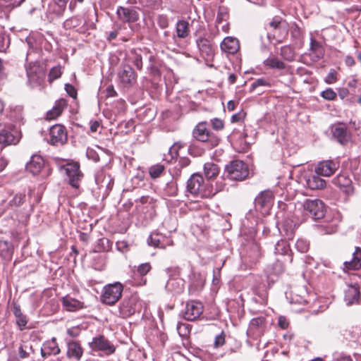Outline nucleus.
<instances>
[{
	"instance_id": "c03bdc74",
	"label": "nucleus",
	"mask_w": 361,
	"mask_h": 361,
	"mask_svg": "<svg viewBox=\"0 0 361 361\" xmlns=\"http://www.w3.org/2000/svg\"><path fill=\"white\" fill-rule=\"evenodd\" d=\"M140 202L143 205L149 204L151 206L152 209V216H156V207H157V201L152 197L149 196H142L140 198Z\"/></svg>"
},
{
	"instance_id": "603ef678",
	"label": "nucleus",
	"mask_w": 361,
	"mask_h": 361,
	"mask_svg": "<svg viewBox=\"0 0 361 361\" xmlns=\"http://www.w3.org/2000/svg\"><path fill=\"white\" fill-rule=\"evenodd\" d=\"M62 74L61 68V66H55L53 67L49 73V80L52 81L56 79H58L61 77Z\"/></svg>"
},
{
	"instance_id": "ddd939ff",
	"label": "nucleus",
	"mask_w": 361,
	"mask_h": 361,
	"mask_svg": "<svg viewBox=\"0 0 361 361\" xmlns=\"http://www.w3.org/2000/svg\"><path fill=\"white\" fill-rule=\"evenodd\" d=\"M20 140V133L17 129L11 126L6 127L0 130V145L1 147L10 145H16Z\"/></svg>"
},
{
	"instance_id": "dca6fc26",
	"label": "nucleus",
	"mask_w": 361,
	"mask_h": 361,
	"mask_svg": "<svg viewBox=\"0 0 361 361\" xmlns=\"http://www.w3.org/2000/svg\"><path fill=\"white\" fill-rule=\"evenodd\" d=\"M266 326V318L263 316L257 317L251 319L247 334L254 339L260 337Z\"/></svg>"
},
{
	"instance_id": "3c124183",
	"label": "nucleus",
	"mask_w": 361,
	"mask_h": 361,
	"mask_svg": "<svg viewBox=\"0 0 361 361\" xmlns=\"http://www.w3.org/2000/svg\"><path fill=\"white\" fill-rule=\"evenodd\" d=\"M80 24V20L76 17H73L67 19L64 22V27L66 29H72L79 26Z\"/></svg>"
},
{
	"instance_id": "4be33fe9",
	"label": "nucleus",
	"mask_w": 361,
	"mask_h": 361,
	"mask_svg": "<svg viewBox=\"0 0 361 361\" xmlns=\"http://www.w3.org/2000/svg\"><path fill=\"white\" fill-rule=\"evenodd\" d=\"M196 44L202 57L209 59L214 56V49L208 39L199 37L196 40Z\"/></svg>"
},
{
	"instance_id": "cd10ccee",
	"label": "nucleus",
	"mask_w": 361,
	"mask_h": 361,
	"mask_svg": "<svg viewBox=\"0 0 361 361\" xmlns=\"http://www.w3.org/2000/svg\"><path fill=\"white\" fill-rule=\"evenodd\" d=\"M360 288L357 285H351L345 290L344 300L347 305L358 303Z\"/></svg>"
},
{
	"instance_id": "338daca9",
	"label": "nucleus",
	"mask_w": 361,
	"mask_h": 361,
	"mask_svg": "<svg viewBox=\"0 0 361 361\" xmlns=\"http://www.w3.org/2000/svg\"><path fill=\"white\" fill-rule=\"evenodd\" d=\"M159 26L162 28H166L169 26V21L166 16H159L157 20Z\"/></svg>"
},
{
	"instance_id": "aec40b11",
	"label": "nucleus",
	"mask_w": 361,
	"mask_h": 361,
	"mask_svg": "<svg viewBox=\"0 0 361 361\" xmlns=\"http://www.w3.org/2000/svg\"><path fill=\"white\" fill-rule=\"evenodd\" d=\"M137 310V300L135 297L125 299L119 307L120 314L124 318L134 314Z\"/></svg>"
},
{
	"instance_id": "bf43d9fd",
	"label": "nucleus",
	"mask_w": 361,
	"mask_h": 361,
	"mask_svg": "<svg viewBox=\"0 0 361 361\" xmlns=\"http://www.w3.org/2000/svg\"><path fill=\"white\" fill-rule=\"evenodd\" d=\"M116 248L119 252L126 253L129 250V244L126 240H118L116 243Z\"/></svg>"
},
{
	"instance_id": "e2e57ef3",
	"label": "nucleus",
	"mask_w": 361,
	"mask_h": 361,
	"mask_svg": "<svg viewBox=\"0 0 361 361\" xmlns=\"http://www.w3.org/2000/svg\"><path fill=\"white\" fill-rule=\"evenodd\" d=\"M269 82L264 78H259L252 82L251 85V90H254L255 88L259 86H269Z\"/></svg>"
},
{
	"instance_id": "e433bc0d",
	"label": "nucleus",
	"mask_w": 361,
	"mask_h": 361,
	"mask_svg": "<svg viewBox=\"0 0 361 361\" xmlns=\"http://www.w3.org/2000/svg\"><path fill=\"white\" fill-rule=\"evenodd\" d=\"M13 313L16 318L17 325L20 330H23L25 327L27 321L26 317L22 313L20 305L13 304Z\"/></svg>"
},
{
	"instance_id": "f03ea898",
	"label": "nucleus",
	"mask_w": 361,
	"mask_h": 361,
	"mask_svg": "<svg viewBox=\"0 0 361 361\" xmlns=\"http://www.w3.org/2000/svg\"><path fill=\"white\" fill-rule=\"evenodd\" d=\"M209 180L205 181L203 177L199 173H193L187 182V190L193 195L202 198H209V194L207 191Z\"/></svg>"
},
{
	"instance_id": "13d9d810",
	"label": "nucleus",
	"mask_w": 361,
	"mask_h": 361,
	"mask_svg": "<svg viewBox=\"0 0 361 361\" xmlns=\"http://www.w3.org/2000/svg\"><path fill=\"white\" fill-rule=\"evenodd\" d=\"M25 0H0L1 4L6 7L19 6Z\"/></svg>"
},
{
	"instance_id": "ea45409f",
	"label": "nucleus",
	"mask_w": 361,
	"mask_h": 361,
	"mask_svg": "<svg viewBox=\"0 0 361 361\" xmlns=\"http://www.w3.org/2000/svg\"><path fill=\"white\" fill-rule=\"evenodd\" d=\"M226 187V184L223 179L219 180L215 183V185H213L210 180H209V185L207 188V191L211 192L209 194V197L214 196L219 192L222 191Z\"/></svg>"
},
{
	"instance_id": "a19ab883",
	"label": "nucleus",
	"mask_w": 361,
	"mask_h": 361,
	"mask_svg": "<svg viewBox=\"0 0 361 361\" xmlns=\"http://www.w3.org/2000/svg\"><path fill=\"white\" fill-rule=\"evenodd\" d=\"M290 251V245L285 240H279L275 245L276 254L285 255H287Z\"/></svg>"
},
{
	"instance_id": "473e14b6",
	"label": "nucleus",
	"mask_w": 361,
	"mask_h": 361,
	"mask_svg": "<svg viewBox=\"0 0 361 361\" xmlns=\"http://www.w3.org/2000/svg\"><path fill=\"white\" fill-rule=\"evenodd\" d=\"M26 73L30 82H37L43 75L41 68L35 63H30L29 66H27Z\"/></svg>"
},
{
	"instance_id": "39448f33",
	"label": "nucleus",
	"mask_w": 361,
	"mask_h": 361,
	"mask_svg": "<svg viewBox=\"0 0 361 361\" xmlns=\"http://www.w3.org/2000/svg\"><path fill=\"white\" fill-rule=\"evenodd\" d=\"M227 176L231 180H243L248 176L249 170L247 164L240 160H234L226 167Z\"/></svg>"
},
{
	"instance_id": "412c9836",
	"label": "nucleus",
	"mask_w": 361,
	"mask_h": 361,
	"mask_svg": "<svg viewBox=\"0 0 361 361\" xmlns=\"http://www.w3.org/2000/svg\"><path fill=\"white\" fill-rule=\"evenodd\" d=\"M319 176L320 175L317 173L305 175L303 178L307 187L311 190H319L324 188L326 186V181L323 178H320Z\"/></svg>"
},
{
	"instance_id": "f704fd0d",
	"label": "nucleus",
	"mask_w": 361,
	"mask_h": 361,
	"mask_svg": "<svg viewBox=\"0 0 361 361\" xmlns=\"http://www.w3.org/2000/svg\"><path fill=\"white\" fill-rule=\"evenodd\" d=\"M263 63L269 68L279 71L284 70L286 68V63L274 56H269L265 59Z\"/></svg>"
},
{
	"instance_id": "f8f14e48",
	"label": "nucleus",
	"mask_w": 361,
	"mask_h": 361,
	"mask_svg": "<svg viewBox=\"0 0 361 361\" xmlns=\"http://www.w3.org/2000/svg\"><path fill=\"white\" fill-rule=\"evenodd\" d=\"M340 167V161L337 159H328L317 163L314 171L322 176H332Z\"/></svg>"
},
{
	"instance_id": "9b49d317",
	"label": "nucleus",
	"mask_w": 361,
	"mask_h": 361,
	"mask_svg": "<svg viewBox=\"0 0 361 361\" xmlns=\"http://www.w3.org/2000/svg\"><path fill=\"white\" fill-rule=\"evenodd\" d=\"M63 169L68 177L70 185L75 188H78L82 178L79 164L77 162L68 163L63 166Z\"/></svg>"
},
{
	"instance_id": "79ce46f5",
	"label": "nucleus",
	"mask_w": 361,
	"mask_h": 361,
	"mask_svg": "<svg viewBox=\"0 0 361 361\" xmlns=\"http://www.w3.org/2000/svg\"><path fill=\"white\" fill-rule=\"evenodd\" d=\"M280 55L288 61H292L295 59V51L290 46H283L280 49Z\"/></svg>"
},
{
	"instance_id": "c756f323",
	"label": "nucleus",
	"mask_w": 361,
	"mask_h": 361,
	"mask_svg": "<svg viewBox=\"0 0 361 361\" xmlns=\"http://www.w3.org/2000/svg\"><path fill=\"white\" fill-rule=\"evenodd\" d=\"M62 306L63 309L69 312H75L76 310L84 308L82 302H80L68 295L61 298Z\"/></svg>"
},
{
	"instance_id": "052dcab7",
	"label": "nucleus",
	"mask_w": 361,
	"mask_h": 361,
	"mask_svg": "<svg viewBox=\"0 0 361 361\" xmlns=\"http://www.w3.org/2000/svg\"><path fill=\"white\" fill-rule=\"evenodd\" d=\"M327 84H333L337 81V73L335 70L331 69L324 80Z\"/></svg>"
},
{
	"instance_id": "1a4fd4ad",
	"label": "nucleus",
	"mask_w": 361,
	"mask_h": 361,
	"mask_svg": "<svg viewBox=\"0 0 361 361\" xmlns=\"http://www.w3.org/2000/svg\"><path fill=\"white\" fill-rule=\"evenodd\" d=\"M274 202V195L271 190H264L260 192L255 200L257 209L262 214H267L271 209Z\"/></svg>"
},
{
	"instance_id": "69168bd1",
	"label": "nucleus",
	"mask_w": 361,
	"mask_h": 361,
	"mask_svg": "<svg viewBox=\"0 0 361 361\" xmlns=\"http://www.w3.org/2000/svg\"><path fill=\"white\" fill-rule=\"evenodd\" d=\"M65 90L67 92V94L73 97V98H76L77 97V91L75 90V88L74 87L73 85H71V84H66L65 85Z\"/></svg>"
},
{
	"instance_id": "20e7f679",
	"label": "nucleus",
	"mask_w": 361,
	"mask_h": 361,
	"mask_svg": "<svg viewBox=\"0 0 361 361\" xmlns=\"http://www.w3.org/2000/svg\"><path fill=\"white\" fill-rule=\"evenodd\" d=\"M123 291V286L119 282L107 284L103 288L101 300L104 304L113 305L121 298Z\"/></svg>"
},
{
	"instance_id": "c85d7f7f",
	"label": "nucleus",
	"mask_w": 361,
	"mask_h": 361,
	"mask_svg": "<svg viewBox=\"0 0 361 361\" xmlns=\"http://www.w3.org/2000/svg\"><path fill=\"white\" fill-rule=\"evenodd\" d=\"M66 106L67 102L66 99H60L56 100L53 108L47 112V119L53 120L58 118L61 114Z\"/></svg>"
},
{
	"instance_id": "f3484780",
	"label": "nucleus",
	"mask_w": 361,
	"mask_h": 361,
	"mask_svg": "<svg viewBox=\"0 0 361 361\" xmlns=\"http://www.w3.org/2000/svg\"><path fill=\"white\" fill-rule=\"evenodd\" d=\"M147 244L155 248L166 249L173 245V240L159 233H152L147 239Z\"/></svg>"
},
{
	"instance_id": "4d7b16f0",
	"label": "nucleus",
	"mask_w": 361,
	"mask_h": 361,
	"mask_svg": "<svg viewBox=\"0 0 361 361\" xmlns=\"http://www.w3.org/2000/svg\"><path fill=\"white\" fill-rule=\"evenodd\" d=\"M228 137L231 142L238 141V139L240 142H243L245 140V135L243 133H241L239 130H234Z\"/></svg>"
},
{
	"instance_id": "7ed1b4c3",
	"label": "nucleus",
	"mask_w": 361,
	"mask_h": 361,
	"mask_svg": "<svg viewBox=\"0 0 361 361\" xmlns=\"http://www.w3.org/2000/svg\"><path fill=\"white\" fill-rule=\"evenodd\" d=\"M116 76L118 85L123 89L129 90L137 82V75L135 70L128 64L121 65Z\"/></svg>"
},
{
	"instance_id": "8fccbe9b",
	"label": "nucleus",
	"mask_w": 361,
	"mask_h": 361,
	"mask_svg": "<svg viewBox=\"0 0 361 361\" xmlns=\"http://www.w3.org/2000/svg\"><path fill=\"white\" fill-rule=\"evenodd\" d=\"M182 147H183V144L178 142H176L174 143L170 148H169V154H171V159H175L178 157V151L180 149H181Z\"/></svg>"
},
{
	"instance_id": "864d4df0",
	"label": "nucleus",
	"mask_w": 361,
	"mask_h": 361,
	"mask_svg": "<svg viewBox=\"0 0 361 361\" xmlns=\"http://www.w3.org/2000/svg\"><path fill=\"white\" fill-rule=\"evenodd\" d=\"M295 247L297 250L302 253L306 252L309 250L308 243L303 239L298 240L295 243Z\"/></svg>"
},
{
	"instance_id": "774afa93",
	"label": "nucleus",
	"mask_w": 361,
	"mask_h": 361,
	"mask_svg": "<svg viewBox=\"0 0 361 361\" xmlns=\"http://www.w3.org/2000/svg\"><path fill=\"white\" fill-rule=\"evenodd\" d=\"M274 272L275 274H281L284 271V267L283 264L280 262L279 261H277L273 267Z\"/></svg>"
},
{
	"instance_id": "7c9ffc66",
	"label": "nucleus",
	"mask_w": 361,
	"mask_h": 361,
	"mask_svg": "<svg viewBox=\"0 0 361 361\" xmlns=\"http://www.w3.org/2000/svg\"><path fill=\"white\" fill-rule=\"evenodd\" d=\"M44 166V160L41 156L34 155L26 165L27 171L33 175L38 174Z\"/></svg>"
},
{
	"instance_id": "37998d69",
	"label": "nucleus",
	"mask_w": 361,
	"mask_h": 361,
	"mask_svg": "<svg viewBox=\"0 0 361 361\" xmlns=\"http://www.w3.org/2000/svg\"><path fill=\"white\" fill-rule=\"evenodd\" d=\"M33 353L34 349L32 346L28 343L20 345L18 348V355L22 359L29 357V355Z\"/></svg>"
},
{
	"instance_id": "a211bd4d",
	"label": "nucleus",
	"mask_w": 361,
	"mask_h": 361,
	"mask_svg": "<svg viewBox=\"0 0 361 361\" xmlns=\"http://www.w3.org/2000/svg\"><path fill=\"white\" fill-rule=\"evenodd\" d=\"M116 14L121 20L126 23H135L139 19V13L133 7L119 6Z\"/></svg>"
},
{
	"instance_id": "2f4dec72",
	"label": "nucleus",
	"mask_w": 361,
	"mask_h": 361,
	"mask_svg": "<svg viewBox=\"0 0 361 361\" xmlns=\"http://www.w3.org/2000/svg\"><path fill=\"white\" fill-rule=\"evenodd\" d=\"M190 35V24L184 20H179L176 24V34L173 39L178 37L179 39H185Z\"/></svg>"
},
{
	"instance_id": "de8ad7c7",
	"label": "nucleus",
	"mask_w": 361,
	"mask_h": 361,
	"mask_svg": "<svg viewBox=\"0 0 361 361\" xmlns=\"http://www.w3.org/2000/svg\"><path fill=\"white\" fill-rule=\"evenodd\" d=\"M177 331L180 337H187L190 331V325L185 323L178 322L177 324Z\"/></svg>"
},
{
	"instance_id": "9d476101",
	"label": "nucleus",
	"mask_w": 361,
	"mask_h": 361,
	"mask_svg": "<svg viewBox=\"0 0 361 361\" xmlns=\"http://www.w3.org/2000/svg\"><path fill=\"white\" fill-rule=\"evenodd\" d=\"M203 305L197 300H190L186 302L185 309L182 311L183 317L185 320L195 321L203 312Z\"/></svg>"
},
{
	"instance_id": "49530a36",
	"label": "nucleus",
	"mask_w": 361,
	"mask_h": 361,
	"mask_svg": "<svg viewBox=\"0 0 361 361\" xmlns=\"http://www.w3.org/2000/svg\"><path fill=\"white\" fill-rule=\"evenodd\" d=\"M228 18V13L226 8H220L217 13L216 23V27H219L221 23L227 21Z\"/></svg>"
},
{
	"instance_id": "5701e85b",
	"label": "nucleus",
	"mask_w": 361,
	"mask_h": 361,
	"mask_svg": "<svg viewBox=\"0 0 361 361\" xmlns=\"http://www.w3.org/2000/svg\"><path fill=\"white\" fill-rule=\"evenodd\" d=\"M60 352L61 350L55 337H53L51 340L44 342L41 348V355L44 358L51 355H59Z\"/></svg>"
},
{
	"instance_id": "393cba45",
	"label": "nucleus",
	"mask_w": 361,
	"mask_h": 361,
	"mask_svg": "<svg viewBox=\"0 0 361 361\" xmlns=\"http://www.w3.org/2000/svg\"><path fill=\"white\" fill-rule=\"evenodd\" d=\"M333 183L346 194H351L353 191L352 180L345 174H339L332 180Z\"/></svg>"
},
{
	"instance_id": "f257e3e1",
	"label": "nucleus",
	"mask_w": 361,
	"mask_h": 361,
	"mask_svg": "<svg viewBox=\"0 0 361 361\" xmlns=\"http://www.w3.org/2000/svg\"><path fill=\"white\" fill-rule=\"evenodd\" d=\"M207 122H200L197 123L192 130V137L195 140L206 144L209 148L216 147L220 142L219 136L211 132L207 128Z\"/></svg>"
},
{
	"instance_id": "423d86ee",
	"label": "nucleus",
	"mask_w": 361,
	"mask_h": 361,
	"mask_svg": "<svg viewBox=\"0 0 361 361\" xmlns=\"http://www.w3.org/2000/svg\"><path fill=\"white\" fill-rule=\"evenodd\" d=\"M303 209L305 215L314 220L322 219L326 212V207L324 202L318 199L306 200L303 203Z\"/></svg>"
},
{
	"instance_id": "6e6d98bb",
	"label": "nucleus",
	"mask_w": 361,
	"mask_h": 361,
	"mask_svg": "<svg viewBox=\"0 0 361 361\" xmlns=\"http://www.w3.org/2000/svg\"><path fill=\"white\" fill-rule=\"evenodd\" d=\"M152 269L151 264L149 263H143L138 266L137 267V273L143 276H145L147 273L150 271Z\"/></svg>"
},
{
	"instance_id": "5fc2aeb1",
	"label": "nucleus",
	"mask_w": 361,
	"mask_h": 361,
	"mask_svg": "<svg viewBox=\"0 0 361 361\" xmlns=\"http://www.w3.org/2000/svg\"><path fill=\"white\" fill-rule=\"evenodd\" d=\"M69 0H53L54 4L58 6V9L56 11L58 15H61L65 11L67 3Z\"/></svg>"
},
{
	"instance_id": "4c0bfd02",
	"label": "nucleus",
	"mask_w": 361,
	"mask_h": 361,
	"mask_svg": "<svg viewBox=\"0 0 361 361\" xmlns=\"http://www.w3.org/2000/svg\"><path fill=\"white\" fill-rule=\"evenodd\" d=\"M219 168L212 162L205 163L204 165V173L207 180L212 179L218 176Z\"/></svg>"
},
{
	"instance_id": "680f3d73",
	"label": "nucleus",
	"mask_w": 361,
	"mask_h": 361,
	"mask_svg": "<svg viewBox=\"0 0 361 361\" xmlns=\"http://www.w3.org/2000/svg\"><path fill=\"white\" fill-rule=\"evenodd\" d=\"M188 152L190 155L198 157L202 155L203 151L197 148L195 144L192 143L188 147Z\"/></svg>"
},
{
	"instance_id": "58836bf2",
	"label": "nucleus",
	"mask_w": 361,
	"mask_h": 361,
	"mask_svg": "<svg viewBox=\"0 0 361 361\" xmlns=\"http://www.w3.org/2000/svg\"><path fill=\"white\" fill-rule=\"evenodd\" d=\"M130 59L137 70L142 69V56L141 49H133L130 51Z\"/></svg>"
},
{
	"instance_id": "0eeeda50",
	"label": "nucleus",
	"mask_w": 361,
	"mask_h": 361,
	"mask_svg": "<svg viewBox=\"0 0 361 361\" xmlns=\"http://www.w3.org/2000/svg\"><path fill=\"white\" fill-rule=\"evenodd\" d=\"M67 130L63 125L56 124L49 129L47 141L52 145H63L67 142Z\"/></svg>"
},
{
	"instance_id": "bb28decb",
	"label": "nucleus",
	"mask_w": 361,
	"mask_h": 361,
	"mask_svg": "<svg viewBox=\"0 0 361 361\" xmlns=\"http://www.w3.org/2000/svg\"><path fill=\"white\" fill-rule=\"evenodd\" d=\"M67 348L68 357L75 359L77 361H79L81 359L83 355V349L81 345L78 341H68Z\"/></svg>"
},
{
	"instance_id": "72a5a7b5",
	"label": "nucleus",
	"mask_w": 361,
	"mask_h": 361,
	"mask_svg": "<svg viewBox=\"0 0 361 361\" xmlns=\"http://www.w3.org/2000/svg\"><path fill=\"white\" fill-rule=\"evenodd\" d=\"M26 195L25 192H12L9 195L8 207L14 209L21 206L25 201Z\"/></svg>"
},
{
	"instance_id": "c9c22d12",
	"label": "nucleus",
	"mask_w": 361,
	"mask_h": 361,
	"mask_svg": "<svg viewBox=\"0 0 361 361\" xmlns=\"http://www.w3.org/2000/svg\"><path fill=\"white\" fill-rule=\"evenodd\" d=\"M247 254L252 262H257L262 255L259 245L256 242H252L249 245V250Z\"/></svg>"
},
{
	"instance_id": "b1692460",
	"label": "nucleus",
	"mask_w": 361,
	"mask_h": 361,
	"mask_svg": "<svg viewBox=\"0 0 361 361\" xmlns=\"http://www.w3.org/2000/svg\"><path fill=\"white\" fill-rule=\"evenodd\" d=\"M361 268V247H356L350 261L343 263V271H357Z\"/></svg>"
},
{
	"instance_id": "6e6552de",
	"label": "nucleus",
	"mask_w": 361,
	"mask_h": 361,
	"mask_svg": "<svg viewBox=\"0 0 361 361\" xmlns=\"http://www.w3.org/2000/svg\"><path fill=\"white\" fill-rule=\"evenodd\" d=\"M89 345L93 351H102L106 355L114 353L116 350L114 345L103 335L94 337Z\"/></svg>"
},
{
	"instance_id": "4468645a",
	"label": "nucleus",
	"mask_w": 361,
	"mask_h": 361,
	"mask_svg": "<svg viewBox=\"0 0 361 361\" xmlns=\"http://www.w3.org/2000/svg\"><path fill=\"white\" fill-rule=\"evenodd\" d=\"M179 273V269L169 267L166 269L168 274L171 275V271ZM184 288V281L180 278H176L170 276L169 279L167 281L165 288L168 292L179 294L183 292Z\"/></svg>"
},
{
	"instance_id": "6ab92c4d",
	"label": "nucleus",
	"mask_w": 361,
	"mask_h": 361,
	"mask_svg": "<svg viewBox=\"0 0 361 361\" xmlns=\"http://www.w3.org/2000/svg\"><path fill=\"white\" fill-rule=\"evenodd\" d=\"M95 182L99 188L104 189L106 192H109L114 185V179L104 170L97 171L95 175Z\"/></svg>"
},
{
	"instance_id": "09e8293b",
	"label": "nucleus",
	"mask_w": 361,
	"mask_h": 361,
	"mask_svg": "<svg viewBox=\"0 0 361 361\" xmlns=\"http://www.w3.org/2000/svg\"><path fill=\"white\" fill-rule=\"evenodd\" d=\"M321 97L327 100L333 101L336 99L337 94L332 88H327L321 92Z\"/></svg>"
},
{
	"instance_id": "0e129e2a",
	"label": "nucleus",
	"mask_w": 361,
	"mask_h": 361,
	"mask_svg": "<svg viewBox=\"0 0 361 361\" xmlns=\"http://www.w3.org/2000/svg\"><path fill=\"white\" fill-rule=\"evenodd\" d=\"M224 343H225V336H224V332H222L221 334L217 335L215 337L214 347L219 348L220 346H222L224 344Z\"/></svg>"
},
{
	"instance_id": "a878e982",
	"label": "nucleus",
	"mask_w": 361,
	"mask_h": 361,
	"mask_svg": "<svg viewBox=\"0 0 361 361\" xmlns=\"http://www.w3.org/2000/svg\"><path fill=\"white\" fill-rule=\"evenodd\" d=\"M220 47L223 52L228 54H234L239 50L240 44L236 38L226 37L221 42Z\"/></svg>"
},
{
	"instance_id": "2eb2a0df",
	"label": "nucleus",
	"mask_w": 361,
	"mask_h": 361,
	"mask_svg": "<svg viewBox=\"0 0 361 361\" xmlns=\"http://www.w3.org/2000/svg\"><path fill=\"white\" fill-rule=\"evenodd\" d=\"M333 137L341 145L348 143L351 140V133L343 123H335L331 126Z\"/></svg>"
},
{
	"instance_id": "a18cd8bd",
	"label": "nucleus",
	"mask_w": 361,
	"mask_h": 361,
	"mask_svg": "<svg viewBox=\"0 0 361 361\" xmlns=\"http://www.w3.org/2000/svg\"><path fill=\"white\" fill-rule=\"evenodd\" d=\"M164 166L162 164H156L153 165L149 168V173L152 178H157L161 176V175L164 171Z\"/></svg>"
}]
</instances>
